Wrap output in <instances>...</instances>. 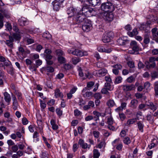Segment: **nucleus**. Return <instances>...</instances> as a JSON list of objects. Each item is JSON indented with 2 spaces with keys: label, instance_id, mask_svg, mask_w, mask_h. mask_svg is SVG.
I'll list each match as a JSON object with an SVG mask.
<instances>
[{
  "label": "nucleus",
  "instance_id": "f257e3e1",
  "mask_svg": "<svg viewBox=\"0 0 158 158\" xmlns=\"http://www.w3.org/2000/svg\"><path fill=\"white\" fill-rule=\"evenodd\" d=\"M73 23L75 24H78L82 23H85L88 21V19L85 17L82 14L81 11L80 12H77L73 17Z\"/></svg>",
  "mask_w": 158,
  "mask_h": 158
},
{
  "label": "nucleus",
  "instance_id": "f03ea898",
  "mask_svg": "<svg viewBox=\"0 0 158 158\" xmlns=\"http://www.w3.org/2000/svg\"><path fill=\"white\" fill-rule=\"evenodd\" d=\"M100 8L104 12H113L115 9L114 5L110 2L102 3L101 6Z\"/></svg>",
  "mask_w": 158,
  "mask_h": 158
},
{
  "label": "nucleus",
  "instance_id": "7ed1b4c3",
  "mask_svg": "<svg viewBox=\"0 0 158 158\" xmlns=\"http://www.w3.org/2000/svg\"><path fill=\"white\" fill-rule=\"evenodd\" d=\"M67 52L69 54H72L77 56H82L88 55L87 52H83L80 50L74 48H71L68 49Z\"/></svg>",
  "mask_w": 158,
  "mask_h": 158
},
{
  "label": "nucleus",
  "instance_id": "20e7f679",
  "mask_svg": "<svg viewBox=\"0 0 158 158\" xmlns=\"http://www.w3.org/2000/svg\"><path fill=\"white\" fill-rule=\"evenodd\" d=\"M130 45L131 48L132 50H128V53H129L134 54L135 52H137L140 50L139 47L136 41H132L130 44Z\"/></svg>",
  "mask_w": 158,
  "mask_h": 158
},
{
  "label": "nucleus",
  "instance_id": "39448f33",
  "mask_svg": "<svg viewBox=\"0 0 158 158\" xmlns=\"http://www.w3.org/2000/svg\"><path fill=\"white\" fill-rule=\"evenodd\" d=\"M113 36V33L112 31H110L103 34L102 40L104 43H107L110 42Z\"/></svg>",
  "mask_w": 158,
  "mask_h": 158
},
{
  "label": "nucleus",
  "instance_id": "423d86ee",
  "mask_svg": "<svg viewBox=\"0 0 158 158\" xmlns=\"http://www.w3.org/2000/svg\"><path fill=\"white\" fill-rule=\"evenodd\" d=\"M112 12H104L103 15L104 19L108 21H112L114 18V15Z\"/></svg>",
  "mask_w": 158,
  "mask_h": 158
},
{
  "label": "nucleus",
  "instance_id": "0eeeda50",
  "mask_svg": "<svg viewBox=\"0 0 158 158\" xmlns=\"http://www.w3.org/2000/svg\"><path fill=\"white\" fill-rule=\"evenodd\" d=\"M47 46H48V44L45 45L46 49L44 52V57L45 58H47V59H52V56L51 55L52 51L51 50L47 49L48 47H47Z\"/></svg>",
  "mask_w": 158,
  "mask_h": 158
},
{
  "label": "nucleus",
  "instance_id": "6e6552de",
  "mask_svg": "<svg viewBox=\"0 0 158 158\" xmlns=\"http://www.w3.org/2000/svg\"><path fill=\"white\" fill-rule=\"evenodd\" d=\"M12 100L13 101L12 108L14 110L17 109L19 106L18 102L15 95L12 94Z\"/></svg>",
  "mask_w": 158,
  "mask_h": 158
},
{
  "label": "nucleus",
  "instance_id": "1a4fd4ad",
  "mask_svg": "<svg viewBox=\"0 0 158 158\" xmlns=\"http://www.w3.org/2000/svg\"><path fill=\"white\" fill-rule=\"evenodd\" d=\"M89 22V21L88 20L87 22L84 23V24L82 25V29L84 31L88 32L90 30L92 25Z\"/></svg>",
  "mask_w": 158,
  "mask_h": 158
},
{
  "label": "nucleus",
  "instance_id": "9d476101",
  "mask_svg": "<svg viewBox=\"0 0 158 158\" xmlns=\"http://www.w3.org/2000/svg\"><path fill=\"white\" fill-rule=\"evenodd\" d=\"M77 10L74 9L73 7H70L67 11V14L69 15V16L72 17L74 16V15H76L77 13Z\"/></svg>",
  "mask_w": 158,
  "mask_h": 158
},
{
  "label": "nucleus",
  "instance_id": "9b49d317",
  "mask_svg": "<svg viewBox=\"0 0 158 158\" xmlns=\"http://www.w3.org/2000/svg\"><path fill=\"white\" fill-rule=\"evenodd\" d=\"M78 143L82 148L83 149L88 148V149H89L91 147L90 145H88L87 143H85L84 140L82 139H80L79 140Z\"/></svg>",
  "mask_w": 158,
  "mask_h": 158
},
{
  "label": "nucleus",
  "instance_id": "f8f14e48",
  "mask_svg": "<svg viewBox=\"0 0 158 158\" xmlns=\"http://www.w3.org/2000/svg\"><path fill=\"white\" fill-rule=\"evenodd\" d=\"M135 88L133 84L127 85H125L123 86V90L126 91H130L134 90Z\"/></svg>",
  "mask_w": 158,
  "mask_h": 158
},
{
  "label": "nucleus",
  "instance_id": "ddd939ff",
  "mask_svg": "<svg viewBox=\"0 0 158 158\" xmlns=\"http://www.w3.org/2000/svg\"><path fill=\"white\" fill-rule=\"evenodd\" d=\"M146 106L148 107V108L153 110V111H155L157 108V105L156 103H153L151 102H149L146 104Z\"/></svg>",
  "mask_w": 158,
  "mask_h": 158
},
{
  "label": "nucleus",
  "instance_id": "4468645a",
  "mask_svg": "<svg viewBox=\"0 0 158 158\" xmlns=\"http://www.w3.org/2000/svg\"><path fill=\"white\" fill-rule=\"evenodd\" d=\"M118 44L121 45H124L128 43V40L126 39H124V38H120L117 41Z\"/></svg>",
  "mask_w": 158,
  "mask_h": 158
},
{
  "label": "nucleus",
  "instance_id": "2eb2a0df",
  "mask_svg": "<svg viewBox=\"0 0 158 158\" xmlns=\"http://www.w3.org/2000/svg\"><path fill=\"white\" fill-rule=\"evenodd\" d=\"M137 125L138 129V130L141 132H143L144 126L143 122L141 121H138L137 123Z\"/></svg>",
  "mask_w": 158,
  "mask_h": 158
},
{
  "label": "nucleus",
  "instance_id": "dca6fc26",
  "mask_svg": "<svg viewBox=\"0 0 158 158\" xmlns=\"http://www.w3.org/2000/svg\"><path fill=\"white\" fill-rule=\"evenodd\" d=\"M3 95L5 101L8 103V105H9L11 100L10 95L8 93L6 92L3 93Z\"/></svg>",
  "mask_w": 158,
  "mask_h": 158
},
{
  "label": "nucleus",
  "instance_id": "f3484780",
  "mask_svg": "<svg viewBox=\"0 0 158 158\" xmlns=\"http://www.w3.org/2000/svg\"><path fill=\"white\" fill-rule=\"evenodd\" d=\"M107 73V70L105 69H102L98 70L97 72V75L99 77L105 76Z\"/></svg>",
  "mask_w": 158,
  "mask_h": 158
},
{
  "label": "nucleus",
  "instance_id": "a211bd4d",
  "mask_svg": "<svg viewBox=\"0 0 158 158\" xmlns=\"http://www.w3.org/2000/svg\"><path fill=\"white\" fill-rule=\"evenodd\" d=\"M89 3L93 6L99 5L101 3L100 0H87Z\"/></svg>",
  "mask_w": 158,
  "mask_h": 158
},
{
  "label": "nucleus",
  "instance_id": "6ab92c4d",
  "mask_svg": "<svg viewBox=\"0 0 158 158\" xmlns=\"http://www.w3.org/2000/svg\"><path fill=\"white\" fill-rule=\"evenodd\" d=\"M55 96L56 98L60 97L63 98V94L59 89H56L55 91Z\"/></svg>",
  "mask_w": 158,
  "mask_h": 158
},
{
  "label": "nucleus",
  "instance_id": "aec40b11",
  "mask_svg": "<svg viewBox=\"0 0 158 158\" xmlns=\"http://www.w3.org/2000/svg\"><path fill=\"white\" fill-rule=\"evenodd\" d=\"M52 3L53 4V9L54 10L56 11H58L62 6L60 4H59L56 2L54 1H53Z\"/></svg>",
  "mask_w": 158,
  "mask_h": 158
},
{
  "label": "nucleus",
  "instance_id": "412c9836",
  "mask_svg": "<svg viewBox=\"0 0 158 158\" xmlns=\"http://www.w3.org/2000/svg\"><path fill=\"white\" fill-rule=\"evenodd\" d=\"M145 64L146 65V67L147 69H150L154 68L156 65V63H151L148 61L145 62Z\"/></svg>",
  "mask_w": 158,
  "mask_h": 158
},
{
  "label": "nucleus",
  "instance_id": "4be33fe9",
  "mask_svg": "<svg viewBox=\"0 0 158 158\" xmlns=\"http://www.w3.org/2000/svg\"><path fill=\"white\" fill-rule=\"evenodd\" d=\"M138 101L136 99L132 100L130 102V105L131 107L133 108H136L137 106Z\"/></svg>",
  "mask_w": 158,
  "mask_h": 158
},
{
  "label": "nucleus",
  "instance_id": "5701e85b",
  "mask_svg": "<svg viewBox=\"0 0 158 158\" xmlns=\"http://www.w3.org/2000/svg\"><path fill=\"white\" fill-rule=\"evenodd\" d=\"M50 123L53 130H56L58 128V126L56 124V121L54 119H52L51 120Z\"/></svg>",
  "mask_w": 158,
  "mask_h": 158
},
{
  "label": "nucleus",
  "instance_id": "b1692460",
  "mask_svg": "<svg viewBox=\"0 0 158 158\" xmlns=\"http://www.w3.org/2000/svg\"><path fill=\"white\" fill-rule=\"evenodd\" d=\"M39 135L38 132L36 131H35L33 135V138L34 139V142L36 143L39 141Z\"/></svg>",
  "mask_w": 158,
  "mask_h": 158
},
{
  "label": "nucleus",
  "instance_id": "393cba45",
  "mask_svg": "<svg viewBox=\"0 0 158 158\" xmlns=\"http://www.w3.org/2000/svg\"><path fill=\"white\" fill-rule=\"evenodd\" d=\"M136 120V118H133L129 119L127 121V123L126 124V125L128 126H130L131 124H133L135 123Z\"/></svg>",
  "mask_w": 158,
  "mask_h": 158
},
{
  "label": "nucleus",
  "instance_id": "a878e982",
  "mask_svg": "<svg viewBox=\"0 0 158 158\" xmlns=\"http://www.w3.org/2000/svg\"><path fill=\"white\" fill-rule=\"evenodd\" d=\"M138 33L137 29L134 28L131 32H129L128 34L131 37H133V36L137 35Z\"/></svg>",
  "mask_w": 158,
  "mask_h": 158
},
{
  "label": "nucleus",
  "instance_id": "bb28decb",
  "mask_svg": "<svg viewBox=\"0 0 158 158\" xmlns=\"http://www.w3.org/2000/svg\"><path fill=\"white\" fill-rule=\"evenodd\" d=\"M143 42L145 44H148L149 43V34L148 33L144 35Z\"/></svg>",
  "mask_w": 158,
  "mask_h": 158
},
{
  "label": "nucleus",
  "instance_id": "cd10ccee",
  "mask_svg": "<svg viewBox=\"0 0 158 158\" xmlns=\"http://www.w3.org/2000/svg\"><path fill=\"white\" fill-rule=\"evenodd\" d=\"M110 83L106 82L105 83L104 86V87L106 88L109 91H111L113 89V87L111 86Z\"/></svg>",
  "mask_w": 158,
  "mask_h": 158
},
{
  "label": "nucleus",
  "instance_id": "c85d7f7f",
  "mask_svg": "<svg viewBox=\"0 0 158 158\" xmlns=\"http://www.w3.org/2000/svg\"><path fill=\"white\" fill-rule=\"evenodd\" d=\"M26 22V19L24 18H21L18 20V23L21 26H24Z\"/></svg>",
  "mask_w": 158,
  "mask_h": 158
},
{
  "label": "nucleus",
  "instance_id": "c756f323",
  "mask_svg": "<svg viewBox=\"0 0 158 158\" xmlns=\"http://www.w3.org/2000/svg\"><path fill=\"white\" fill-rule=\"evenodd\" d=\"M93 114L95 116L94 117L95 121L99 120V117L100 116V113L96 111H94L93 112Z\"/></svg>",
  "mask_w": 158,
  "mask_h": 158
},
{
  "label": "nucleus",
  "instance_id": "7c9ffc66",
  "mask_svg": "<svg viewBox=\"0 0 158 158\" xmlns=\"http://www.w3.org/2000/svg\"><path fill=\"white\" fill-rule=\"evenodd\" d=\"M89 9L86 8V7H83L82 8L81 11L82 14L83 15L85 16L88 15Z\"/></svg>",
  "mask_w": 158,
  "mask_h": 158
},
{
  "label": "nucleus",
  "instance_id": "2f4dec72",
  "mask_svg": "<svg viewBox=\"0 0 158 158\" xmlns=\"http://www.w3.org/2000/svg\"><path fill=\"white\" fill-rule=\"evenodd\" d=\"M40 156L41 158H49L48 154L45 151H42Z\"/></svg>",
  "mask_w": 158,
  "mask_h": 158
},
{
  "label": "nucleus",
  "instance_id": "473e14b6",
  "mask_svg": "<svg viewBox=\"0 0 158 158\" xmlns=\"http://www.w3.org/2000/svg\"><path fill=\"white\" fill-rule=\"evenodd\" d=\"M5 42L6 44L10 48L12 49L13 48V43L12 42V41H11L8 40H6V41H5Z\"/></svg>",
  "mask_w": 158,
  "mask_h": 158
},
{
  "label": "nucleus",
  "instance_id": "72a5a7b5",
  "mask_svg": "<svg viewBox=\"0 0 158 158\" xmlns=\"http://www.w3.org/2000/svg\"><path fill=\"white\" fill-rule=\"evenodd\" d=\"M74 115L76 117H80L82 114V113L78 109H75L74 112Z\"/></svg>",
  "mask_w": 158,
  "mask_h": 158
},
{
  "label": "nucleus",
  "instance_id": "f704fd0d",
  "mask_svg": "<svg viewBox=\"0 0 158 158\" xmlns=\"http://www.w3.org/2000/svg\"><path fill=\"white\" fill-rule=\"evenodd\" d=\"M72 60L73 63L76 65L80 61V59L77 57H73L72 58Z\"/></svg>",
  "mask_w": 158,
  "mask_h": 158
},
{
  "label": "nucleus",
  "instance_id": "c9c22d12",
  "mask_svg": "<svg viewBox=\"0 0 158 158\" xmlns=\"http://www.w3.org/2000/svg\"><path fill=\"white\" fill-rule=\"evenodd\" d=\"M122 80L123 78L121 77L118 76L116 78L114 83L115 84L120 83L122 82Z\"/></svg>",
  "mask_w": 158,
  "mask_h": 158
},
{
  "label": "nucleus",
  "instance_id": "e433bc0d",
  "mask_svg": "<svg viewBox=\"0 0 158 158\" xmlns=\"http://www.w3.org/2000/svg\"><path fill=\"white\" fill-rule=\"evenodd\" d=\"M123 142L125 144L128 145L131 143V141L129 137H126L123 140Z\"/></svg>",
  "mask_w": 158,
  "mask_h": 158
},
{
  "label": "nucleus",
  "instance_id": "4c0bfd02",
  "mask_svg": "<svg viewBox=\"0 0 158 158\" xmlns=\"http://www.w3.org/2000/svg\"><path fill=\"white\" fill-rule=\"evenodd\" d=\"M107 105L109 107H112L115 105V103L113 100H110L107 102Z\"/></svg>",
  "mask_w": 158,
  "mask_h": 158
},
{
  "label": "nucleus",
  "instance_id": "58836bf2",
  "mask_svg": "<svg viewBox=\"0 0 158 158\" xmlns=\"http://www.w3.org/2000/svg\"><path fill=\"white\" fill-rule=\"evenodd\" d=\"M93 156L99 157L100 156V153L98 150L97 149H94L93 151Z\"/></svg>",
  "mask_w": 158,
  "mask_h": 158
},
{
  "label": "nucleus",
  "instance_id": "ea45409f",
  "mask_svg": "<svg viewBox=\"0 0 158 158\" xmlns=\"http://www.w3.org/2000/svg\"><path fill=\"white\" fill-rule=\"evenodd\" d=\"M51 35L49 33V32L47 31L44 32L43 35V37L47 39H49L51 38Z\"/></svg>",
  "mask_w": 158,
  "mask_h": 158
},
{
  "label": "nucleus",
  "instance_id": "a19ab883",
  "mask_svg": "<svg viewBox=\"0 0 158 158\" xmlns=\"http://www.w3.org/2000/svg\"><path fill=\"white\" fill-rule=\"evenodd\" d=\"M57 114L59 117H60L62 115L63 111L60 108H57L56 110Z\"/></svg>",
  "mask_w": 158,
  "mask_h": 158
},
{
  "label": "nucleus",
  "instance_id": "79ce46f5",
  "mask_svg": "<svg viewBox=\"0 0 158 158\" xmlns=\"http://www.w3.org/2000/svg\"><path fill=\"white\" fill-rule=\"evenodd\" d=\"M13 36L14 39L16 40H19L21 38V37L19 34L14 33L13 35Z\"/></svg>",
  "mask_w": 158,
  "mask_h": 158
},
{
  "label": "nucleus",
  "instance_id": "37998d69",
  "mask_svg": "<svg viewBox=\"0 0 158 158\" xmlns=\"http://www.w3.org/2000/svg\"><path fill=\"white\" fill-rule=\"evenodd\" d=\"M8 72L11 75H13L14 74V69L12 67V66L9 67L7 69Z\"/></svg>",
  "mask_w": 158,
  "mask_h": 158
},
{
  "label": "nucleus",
  "instance_id": "c03bdc74",
  "mask_svg": "<svg viewBox=\"0 0 158 158\" xmlns=\"http://www.w3.org/2000/svg\"><path fill=\"white\" fill-rule=\"evenodd\" d=\"M92 93L91 92H86L83 94V96L86 98L89 97L92 95Z\"/></svg>",
  "mask_w": 158,
  "mask_h": 158
},
{
  "label": "nucleus",
  "instance_id": "a18cd8bd",
  "mask_svg": "<svg viewBox=\"0 0 158 158\" xmlns=\"http://www.w3.org/2000/svg\"><path fill=\"white\" fill-rule=\"evenodd\" d=\"M94 83L93 81H89L87 83V87L89 88V89H91L92 87L94 85Z\"/></svg>",
  "mask_w": 158,
  "mask_h": 158
},
{
  "label": "nucleus",
  "instance_id": "49530a36",
  "mask_svg": "<svg viewBox=\"0 0 158 158\" xmlns=\"http://www.w3.org/2000/svg\"><path fill=\"white\" fill-rule=\"evenodd\" d=\"M5 108V106L4 104L2 102L0 103V115H1L3 112V108Z\"/></svg>",
  "mask_w": 158,
  "mask_h": 158
},
{
  "label": "nucleus",
  "instance_id": "de8ad7c7",
  "mask_svg": "<svg viewBox=\"0 0 158 158\" xmlns=\"http://www.w3.org/2000/svg\"><path fill=\"white\" fill-rule=\"evenodd\" d=\"M114 69H117L118 70L121 69L122 68V66L119 64H116L112 66Z\"/></svg>",
  "mask_w": 158,
  "mask_h": 158
},
{
  "label": "nucleus",
  "instance_id": "09e8293b",
  "mask_svg": "<svg viewBox=\"0 0 158 158\" xmlns=\"http://www.w3.org/2000/svg\"><path fill=\"white\" fill-rule=\"evenodd\" d=\"M93 135L94 138H98L99 137L100 133L97 131H94L93 132Z\"/></svg>",
  "mask_w": 158,
  "mask_h": 158
},
{
  "label": "nucleus",
  "instance_id": "8fccbe9b",
  "mask_svg": "<svg viewBox=\"0 0 158 158\" xmlns=\"http://www.w3.org/2000/svg\"><path fill=\"white\" fill-rule=\"evenodd\" d=\"M40 102L41 108H42L43 109H44L46 106V104L44 101L41 99H40Z\"/></svg>",
  "mask_w": 158,
  "mask_h": 158
},
{
  "label": "nucleus",
  "instance_id": "3c124183",
  "mask_svg": "<svg viewBox=\"0 0 158 158\" xmlns=\"http://www.w3.org/2000/svg\"><path fill=\"white\" fill-rule=\"evenodd\" d=\"M22 122L23 125H26L28 123V121L25 117H23L22 119Z\"/></svg>",
  "mask_w": 158,
  "mask_h": 158
},
{
  "label": "nucleus",
  "instance_id": "603ef678",
  "mask_svg": "<svg viewBox=\"0 0 158 158\" xmlns=\"http://www.w3.org/2000/svg\"><path fill=\"white\" fill-rule=\"evenodd\" d=\"M17 144H14L11 147V149L14 152H16L18 150V147Z\"/></svg>",
  "mask_w": 158,
  "mask_h": 158
},
{
  "label": "nucleus",
  "instance_id": "864d4df0",
  "mask_svg": "<svg viewBox=\"0 0 158 158\" xmlns=\"http://www.w3.org/2000/svg\"><path fill=\"white\" fill-rule=\"evenodd\" d=\"M147 120L151 122H153V118L151 114L148 115L146 116Z\"/></svg>",
  "mask_w": 158,
  "mask_h": 158
},
{
  "label": "nucleus",
  "instance_id": "5fc2aeb1",
  "mask_svg": "<svg viewBox=\"0 0 158 158\" xmlns=\"http://www.w3.org/2000/svg\"><path fill=\"white\" fill-rule=\"evenodd\" d=\"M113 123V120L112 117H110L107 118V123L108 125H112Z\"/></svg>",
  "mask_w": 158,
  "mask_h": 158
},
{
  "label": "nucleus",
  "instance_id": "6e6d98bb",
  "mask_svg": "<svg viewBox=\"0 0 158 158\" xmlns=\"http://www.w3.org/2000/svg\"><path fill=\"white\" fill-rule=\"evenodd\" d=\"M135 80V78L132 76H131L128 77L127 79V82L129 83H131Z\"/></svg>",
  "mask_w": 158,
  "mask_h": 158
},
{
  "label": "nucleus",
  "instance_id": "4d7b16f0",
  "mask_svg": "<svg viewBox=\"0 0 158 158\" xmlns=\"http://www.w3.org/2000/svg\"><path fill=\"white\" fill-rule=\"evenodd\" d=\"M56 53L59 56L63 55L64 53L60 49H58L56 51Z\"/></svg>",
  "mask_w": 158,
  "mask_h": 158
},
{
  "label": "nucleus",
  "instance_id": "13d9d810",
  "mask_svg": "<svg viewBox=\"0 0 158 158\" xmlns=\"http://www.w3.org/2000/svg\"><path fill=\"white\" fill-rule=\"evenodd\" d=\"M151 84L148 81L146 82L144 85V88L146 89H148L150 87Z\"/></svg>",
  "mask_w": 158,
  "mask_h": 158
},
{
  "label": "nucleus",
  "instance_id": "bf43d9fd",
  "mask_svg": "<svg viewBox=\"0 0 158 158\" xmlns=\"http://www.w3.org/2000/svg\"><path fill=\"white\" fill-rule=\"evenodd\" d=\"M58 60L59 62L61 63H63L65 62V60L64 58L61 56L58 57Z\"/></svg>",
  "mask_w": 158,
  "mask_h": 158
},
{
  "label": "nucleus",
  "instance_id": "052dcab7",
  "mask_svg": "<svg viewBox=\"0 0 158 158\" xmlns=\"http://www.w3.org/2000/svg\"><path fill=\"white\" fill-rule=\"evenodd\" d=\"M4 63L5 65L6 66H9V67L12 66V64L11 62L8 60V58H7V60L6 61H5Z\"/></svg>",
  "mask_w": 158,
  "mask_h": 158
},
{
  "label": "nucleus",
  "instance_id": "680f3d73",
  "mask_svg": "<svg viewBox=\"0 0 158 158\" xmlns=\"http://www.w3.org/2000/svg\"><path fill=\"white\" fill-rule=\"evenodd\" d=\"M5 25L6 27V29L8 31H10L12 30V26L10 23H7Z\"/></svg>",
  "mask_w": 158,
  "mask_h": 158
},
{
  "label": "nucleus",
  "instance_id": "e2e57ef3",
  "mask_svg": "<svg viewBox=\"0 0 158 158\" xmlns=\"http://www.w3.org/2000/svg\"><path fill=\"white\" fill-rule=\"evenodd\" d=\"M158 75V73L157 72L155 71L153 72L152 73V79H154L155 78H157V76Z\"/></svg>",
  "mask_w": 158,
  "mask_h": 158
},
{
  "label": "nucleus",
  "instance_id": "0e129e2a",
  "mask_svg": "<svg viewBox=\"0 0 158 158\" xmlns=\"http://www.w3.org/2000/svg\"><path fill=\"white\" fill-rule=\"evenodd\" d=\"M94 97L96 99H100L102 98V96L99 93H97L94 94Z\"/></svg>",
  "mask_w": 158,
  "mask_h": 158
},
{
  "label": "nucleus",
  "instance_id": "69168bd1",
  "mask_svg": "<svg viewBox=\"0 0 158 158\" xmlns=\"http://www.w3.org/2000/svg\"><path fill=\"white\" fill-rule=\"evenodd\" d=\"M127 64L128 66L131 68H133L135 67L134 63L132 61H129Z\"/></svg>",
  "mask_w": 158,
  "mask_h": 158
},
{
  "label": "nucleus",
  "instance_id": "338daca9",
  "mask_svg": "<svg viewBox=\"0 0 158 158\" xmlns=\"http://www.w3.org/2000/svg\"><path fill=\"white\" fill-rule=\"evenodd\" d=\"M15 94L17 95L18 98L19 100H21L22 98V94L20 92L18 91H16Z\"/></svg>",
  "mask_w": 158,
  "mask_h": 158
},
{
  "label": "nucleus",
  "instance_id": "774afa93",
  "mask_svg": "<svg viewBox=\"0 0 158 158\" xmlns=\"http://www.w3.org/2000/svg\"><path fill=\"white\" fill-rule=\"evenodd\" d=\"M28 129L29 131L31 133H33L34 131V126L32 125H30L28 127Z\"/></svg>",
  "mask_w": 158,
  "mask_h": 158
}]
</instances>
